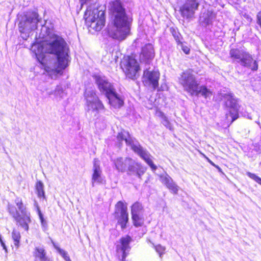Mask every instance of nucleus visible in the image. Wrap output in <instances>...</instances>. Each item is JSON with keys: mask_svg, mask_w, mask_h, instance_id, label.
<instances>
[{"mask_svg": "<svg viewBox=\"0 0 261 261\" xmlns=\"http://www.w3.org/2000/svg\"><path fill=\"white\" fill-rule=\"evenodd\" d=\"M31 50L51 78L61 74L70 62L69 46L62 37L56 34L43 43L33 44Z\"/></svg>", "mask_w": 261, "mask_h": 261, "instance_id": "nucleus-1", "label": "nucleus"}, {"mask_svg": "<svg viewBox=\"0 0 261 261\" xmlns=\"http://www.w3.org/2000/svg\"><path fill=\"white\" fill-rule=\"evenodd\" d=\"M110 10L112 17L107 26L108 34L112 39L122 41L129 35L130 22L119 1L112 3Z\"/></svg>", "mask_w": 261, "mask_h": 261, "instance_id": "nucleus-2", "label": "nucleus"}, {"mask_svg": "<svg viewBox=\"0 0 261 261\" xmlns=\"http://www.w3.org/2000/svg\"><path fill=\"white\" fill-rule=\"evenodd\" d=\"M117 139L119 146L121 144L122 142L124 141L126 144L130 146L133 151L143 159L152 170L156 169V166L154 165L150 158V154L140 145L139 142L132 137L128 132L124 130H121L117 135Z\"/></svg>", "mask_w": 261, "mask_h": 261, "instance_id": "nucleus-3", "label": "nucleus"}, {"mask_svg": "<svg viewBox=\"0 0 261 261\" xmlns=\"http://www.w3.org/2000/svg\"><path fill=\"white\" fill-rule=\"evenodd\" d=\"M229 55L233 63H238L252 71L258 69L257 61L253 59L250 53L243 48H232L229 50Z\"/></svg>", "mask_w": 261, "mask_h": 261, "instance_id": "nucleus-4", "label": "nucleus"}, {"mask_svg": "<svg viewBox=\"0 0 261 261\" xmlns=\"http://www.w3.org/2000/svg\"><path fill=\"white\" fill-rule=\"evenodd\" d=\"M40 21L38 13L34 11L28 12L22 16L18 24L21 37L27 40L31 32L37 29Z\"/></svg>", "mask_w": 261, "mask_h": 261, "instance_id": "nucleus-5", "label": "nucleus"}, {"mask_svg": "<svg viewBox=\"0 0 261 261\" xmlns=\"http://www.w3.org/2000/svg\"><path fill=\"white\" fill-rule=\"evenodd\" d=\"M85 18L87 25L96 31L101 30L105 23V12L97 8L91 10L88 7L85 13Z\"/></svg>", "mask_w": 261, "mask_h": 261, "instance_id": "nucleus-6", "label": "nucleus"}, {"mask_svg": "<svg viewBox=\"0 0 261 261\" xmlns=\"http://www.w3.org/2000/svg\"><path fill=\"white\" fill-rule=\"evenodd\" d=\"M85 95L86 99L87 113L97 116L98 114L104 109L103 104L92 90L86 89Z\"/></svg>", "mask_w": 261, "mask_h": 261, "instance_id": "nucleus-7", "label": "nucleus"}, {"mask_svg": "<svg viewBox=\"0 0 261 261\" xmlns=\"http://www.w3.org/2000/svg\"><path fill=\"white\" fill-rule=\"evenodd\" d=\"M179 83L182 86L184 91L190 95L195 93L196 88L199 85L191 70H186L181 73L179 77Z\"/></svg>", "mask_w": 261, "mask_h": 261, "instance_id": "nucleus-8", "label": "nucleus"}, {"mask_svg": "<svg viewBox=\"0 0 261 261\" xmlns=\"http://www.w3.org/2000/svg\"><path fill=\"white\" fill-rule=\"evenodd\" d=\"M222 96L225 100V105L229 111V113L226 114V119L228 121L232 122L239 117L238 111L240 106L238 99L231 93L224 94Z\"/></svg>", "mask_w": 261, "mask_h": 261, "instance_id": "nucleus-9", "label": "nucleus"}, {"mask_svg": "<svg viewBox=\"0 0 261 261\" xmlns=\"http://www.w3.org/2000/svg\"><path fill=\"white\" fill-rule=\"evenodd\" d=\"M120 65L127 76L130 79L135 77L140 70L138 63L133 56L124 57Z\"/></svg>", "mask_w": 261, "mask_h": 261, "instance_id": "nucleus-10", "label": "nucleus"}, {"mask_svg": "<svg viewBox=\"0 0 261 261\" xmlns=\"http://www.w3.org/2000/svg\"><path fill=\"white\" fill-rule=\"evenodd\" d=\"M127 208L125 204L122 201H119L115 205V217L118 221V223L121 226L122 229L126 227V224L128 221V215Z\"/></svg>", "mask_w": 261, "mask_h": 261, "instance_id": "nucleus-11", "label": "nucleus"}, {"mask_svg": "<svg viewBox=\"0 0 261 261\" xmlns=\"http://www.w3.org/2000/svg\"><path fill=\"white\" fill-rule=\"evenodd\" d=\"M199 5L196 0H187L180 9L182 15L187 18L192 17Z\"/></svg>", "mask_w": 261, "mask_h": 261, "instance_id": "nucleus-12", "label": "nucleus"}, {"mask_svg": "<svg viewBox=\"0 0 261 261\" xmlns=\"http://www.w3.org/2000/svg\"><path fill=\"white\" fill-rule=\"evenodd\" d=\"M132 241V239L130 236H126L121 238L119 241L120 244L117 245V252L118 254H121V260L122 261H124V259L130 249L129 243Z\"/></svg>", "mask_w": 261, "mask_h": 261, "instance_id": "nucleus-13", "label": "nucleus"}, {"mask_svg": "<svg viewBox=\"0 0 261 261\" xmlns=\"http://www.w3.org/2000/svg\"><path fill=\"white\" fill-rule=\"evenodd\" d=\"M92 170L93 174L91 179L92 187H94L95 184H102L105 181V177L102 174V170L100 167L99 162L96 159H94V160Z\"/></svg>", "mask_w": 261, "mask_h": 261, "instance_id": "nucleus-14", "label": "nucleus"}, {"mask_svg": "<svg viewBox=\"0 0 261 261\" xmlns=\"http://www.w3.org/2000/svg\"><path fill=\"white\" fill-rule=\"evenodd\" d=\"M154 57V50L153 45L147 43L142 47L140 54V61L146 64H149Z\"/></svg>", "mask_w": 261, "mask_h": 261, "instance_id": "nucleus-15", "label": "nucleus"}, {"mask_svg": "<svg viewBox=\"0 0 261 261\" xmlns=\"http://www.w3.org/2000/svg\"><path fill=\"white\" fill-rule=\"evenodd\" d=\"M95 79L100 91L106 96L115 91L112 84L107 81L105 77L98 75L95 76Z\"/></svg>", "mask_w": 261, "mask_h": 261, "instance_id": "nucleus-16", "label": "nucleus"}, {"mask_svg": "<svg viewBox=\"0 0 261 261\" xmlns=\"http://www.w3.org/2000/svg\"><path fill=\"white\" fill-rule=\"evenodd\" d=\"M160 77V73L158 70L150 71L148 69L144 70L143 74L144 81L152 85L154 89L158 85V81Z\"/></svg>", "mask_w": 261, "mask_h": 261, "instance_id": "nucleus-17", "label": "nucleus"}, {"mask_svg": "<svg viewBox=\"0 0 261 261\" xmlns=\"http://www.w3.org/2000/svg\"><path fill=\"white\" fill-rule=\"evenodd\" d=\"M128 171L129 175H136L139 178H141L145 173L146 168L132 159L131 163L129 164L128 166Z\"/></svg>", "mask_w": 261, "mask_h": 261, "instance_id": "nucleus-18", "label": "nucleus"}, {"mask_svg": "<svg viewBox=\"0 0 261 261\" xmlns=\"http://www.w3.org/2000/svg\"><path fill=\"white\" fill-rule=\"evenodd\" d=\"M162 182L173 194H177L179 187L174 182L172 178L168 174L161 176Z\"/></svg>", "mask_w": 261, "mask_h": 261, "instance_id": "nucleus-19", "label": "nucleus"}, {"mask_svg": "<svg viewBox=\"0 0 261 261\" xmlns=\"http://www.w3.org/2000/svg\"><path fill=\"white\" fill-rule=\"evenodd\" d=\"M110 106L115 109L119 108L123 105V99L113 91L107 96Z\"/></svg>", "mask_w": 261, "mask_h": 261, "instance_id": "nucleus-20", "label": "nucleus"}, {"mask_svg": "<svg viewBox=\"0 0 261 261\" xmlns=\"http://www.w3.org/2000/svg\"><path fill=\"white\" fill-rule=\"evenodd\" d=\"M35 261H50L43 246L36 247L33 252Z\"/></svg>", "mask_w": 261, "mask_h": 261, "instance_id": "nucleus-21", "label": "nucleus"}, {"mask_svg": "<svg viewBox=\"0 0 261 261\" xmlns=\"http://www.w3.org/2000/svg\"><path fill=\"white\" fill-rule=\"evenodd\" d=\"M132 159L125 158H117L115 161L114 164L116 169L120 172H124L128 167L129 164L131 163Z\"/></svg>", "mask_w": 261, "mask_h": 261, "instance_id": "nucleus-22", "label": "nucleus"}, {"mask_svg": "<svg viewBox=\"0 0 261 261\" xmlns=\"http://www.w3.org/2000/svg\"><path fill=\"white\" fill-rule=\"evenodd\" d=\"M15 219L25 230H29V224L31 222L30 213L22 215L19 214Z\"/></svg>", "mask_w": 261, "mask_h": 261, "instance_id": "nucleus-23", "label": "nucleus"}, {"mask_svg": "<svg viewBox=\"0 0 261 261\" xmlns=\"http://www.w3.org/2000/svg\"><path fill=\"white\" fill-rule=\"evenodd\" d=\"M215 18V15L212 12L207 11L200 17V22L202 25L206 28H210L212 25L213 20Z\"/></svg>", "mask_w": 261, "mask_h": 261, "instance_id": "nucleus-24", "label": "nucleus"}, {"mask_svg": "<svg viewBox=\"0 0 261 261\" xmlns=\"http://www.w3.org/2000/svg\"><path fill=\"white\" fill-rule=\"evenodd\" d=\"M201 95L205 98H210L212 96V92L205 86H201L199 87L198 86L196 88L195 93L192 94L191 95L198 96Z\"/></svg>", "mask_w": 261, "mask_h": 261, "instance_id": "nucleus-25", "label": "nucleus"}, {"mask_svg": "<svg viewBox=\"0 0 261 261\" xmlns=\"http://www.w3.org/2000/svg\"><path fill=\"white\" fill-rule=\"evenodd\" d=\"M47 94L49 95L54 94L57 99H61L66 95V93L61 86H57L54 91H48Z\"/></svg>", "mask_w": 261, "mask_h": 261, "instance_id": "nucleus-26", "label": "nucleus"}, {"mask_svg": "<svg viewBox=\"0 0 261 261\" xmlns=\"http://www.w3.org/2000/svg\"><path fill=\"white\" fill-rule=\"evenodd\" d=\"M15 203L21 215L29 213L27 211L25 206L23 204L21 198L17 197L15 199Z\"/></svg>", "mask_w": 261, "mask_h": 261, "instance_id": "nucleus-27", "label": "nucleus"}, {"mask_svg": "<svg viewBox=\"0 0 261 261\" xmlns=\"http://www.w3.org/2000/svg\"><path fill=\"white\" fill-rule=\"evenodd\" d=\"M134 225L136 227L142 226L144 223V218L140 215H132Z\"/></svg>", "mask_w": 261, "mask_h": 261, "instance_id": "nucleus-28", "label": "nucleus"}, {"mask_svg": "<svg viewBox=\"0 0 261 261\" xmlns=\"http://www.w3.org/2000/svg\"><path fill=\"white\" fill-rule=\"evenodd\" d=\"M36 190L38 197L45 198L44 185L42 181H38L37 182L36 185Z\"/></svg>", "mask_w": 261, "mask_h": 261, "instance_id": "nucleus-29", "label": "nucleus"}, {"mask_svg": "<svg viewBox=\"0 0 261 261\" xmlns=\"http://www.w3.org/2000/svg\"><path fill=\"white\" fill-rule=\"evenodd\" d=\"M143 208L142 205L139 202L135 203L131 208V215H140V213Z\"/></svg>", "mask_w": 261, "mask_h": 261, "instance_id": "nucleus-30", "label": "nucleus"}, {"mask_svg": "<svg viewBox=\"0 0 261 261\" xmlns=\"http://www.w3.org/2000/svg\"><path fill=\"white\" fill-rule=\"evenodd\" d=\"M52 243L55 248L58 251V253L64 258L65 261H71L66 251L60 248L57 245H56V244L53 241Z\"/></svg>", "mask_w": 261, "mask_h": 261, "instance_id": "nucleus-31", "label": "nucleus"}, {"mask_svg": "<svg viewBox=\"0 0 261 261\" xmlns=\"http://www.w3.org/2000/svg\"><path fill=\"white\" fill-rule=\"evenodd\" d=\"M148 242L152 244V247L154 248L155 251L158 253L160 257H161L162 255L164 254L166 249L165 247L161 245L155 246L150 240H148Z\"/></svg>", "mask_w": 261, "mask_h": 261, "instance_id": "nucleus-32", "label": "nucleus"}, {"mask_svg": "<svg viewBox=\"0 0 261 261\" xmlns=\"http://www.w3.org/2000/svg\"><path fill=\"white\" fill-rule=\"evenodd\" d=\"M170 30L177 43L178 44L181 41V40L182 39V37L180 33L174 28H171Z\"/></svg>", "mask_w": 261, "mask_h": 261, "instance_id": "nucleus-33", "label": "nucleus"}, {"mask_svg": "<svg viewBox=\"0 0 261 261\" xmlns=\"http://www.w3.org/2000/svg\"><path fill=\"white\" fill-rule=\"evenodd\" d=\"M8 208L10 214L15 218L19 214V213L15 208L14 206L12 205L8 204Z\"/></svg>", "mask_w": 261, "mask_h": 261, "instance_id": "nucleus-34", "label": "nucleus"}, {"mask_svg": "<svg viewBox=\"0 0 261 261\" xmlns=\"http://www.w3.org/2000/svg\"><path fill=\"white\" fill-rule=\"evenodd\" d=\"M39 219L41 221V226L43 229V231H46L47 229V223L46 220H44L43 218V216L42 214L41 213V211L39 212Z\"/></svg>", "mask_w": 261, "mask_h": 261, "instance_id": "nucleus-35", "label": "nucleus"}, {"mask_svg": "<svg viewBox=\"0 0 261 261\" xmlns=\"http://www.w3.org/2000/svg\"><path fill=\"white\" fill-rule=\"evenodd\" d=\"M247 175L251 179L254 180L255 182L261 185V178L259 176H257L256 174L254 173H251L250 172H247Z\"/></svg>", "mask_w": 261, "mask_h": 261, "instance_id": "nucleus-36", "label": "nucleus"}, {"mask_svg": "<svg viewBox=\"0 0 261 261\" xmlns=\"http://www.w3.org/2000/svg\"><path fill=\"white\" fill-rule=\"evenodd\" d=\"M162 124L167 128L170 130L173 129V127L171 123L168 121L167 118L166 116L163 117V120L162 121Z\"/></svg>", "mask_w": 261, "mask_h": 261, "instance_id": "nucleus-37", "label": "nucleus"}, {"mask_svg": "<svg viewBox=\"0 0 261 261\" xmlns=\"http://www.w3.org/2000/svg\"><path fill=\"white\" fill-rule=\"evenodd\" d=\"M12 238L13 241L20 240L21 236L20 232L15 229H13L12 232Z\"/></svg>", "mask_w": 261, "mask_h": 261, "instance_id": "nucleus-38", "label": "nucleus"}, {"mask_svg": "<svg viewBox=\"0 0 261 261\" xmlns=\"http://www.w3.org/2000/svg\"><path fill=\"white\" fill-rule=\"evenodd\" d=\"M178 45L180 46L182 51L186 54H189L190 52V48L188 46L184 43L182 41L177 44Z\"/></svg>", "mask_w": 261, "mask_h": 261, "instance_id": "nucleus-39", "label": "nucleus"}, {"mask_svg": "<svg viewBox=\"0 0 261 261\" xmlns=\"http://www.w3.org/2000/svg\"><path fill=\"white\" fill-rule=\"evenodd\" d=\"M91 1L92 0H80L81 7H82L84 5H87L89 4V3H90Z\"/></svg>", "mask_w": 261, "mask_h": 261, "instance_id": "nucleus-40", "label": "nucleus"}, {"mask_svg": "<svg viewBox=\"0 0 261 261\" xmlns=\"http://www.w3.org/2000/svg\"><path fill=\"white\" fill-rule=\"evenodd\" d=\"M14 245L16 249H18L20 246V240L14 241Z\"/></svg>", "mask_w": 261, "mask_h": 261, "instance_id": "nucleus-41", "label": "nucleus"}, {"mask_svg": "<svg viewBox=\"0 0 261 261\" xmlns=\"http://www.w3.org/2000/svg\"><path fill=\"white\" fill-rule=\"evenodd\" d=\"M34 205H35V206L36 207V208L37 209L38 215H39V212L41 211L40 210V208H39V206L38 205V203L36 201L34 202Z\"/></svg>", "mask_w": 261, "mask_h": 261, "instance_id": "nucleus-42", "label": "nucleus"}, {"mask_svg": "<svg viewBox=\"0 0 261 261\" xmlns=\"http://www.w3.org/2000/svg\"><path fill=\"white\" fill-rule=\"evenodd\" d=\"M207 160L208 161V162L213 166L215 167L216 168H217V169H220V168L218 166L215 165L212 161H211L210 159H208V158H207Z\"/></svg>", "mask_w": 261, "mask_h": 261, "instance_id": "nucleus-43", "label": "nucleus"}, {"mask_svg": "<svg viewBox=\"0 0 261 261\" xmlns=\"http://www.w3.org/2000/svg\"><path fill=\"white\" fill-rule=\"evenodd\" d=\"M245 17L246 18V19H247V20L249 22H251L252 20V18L250 16H249V15H245Z\"/></svg>", "mask_w": 261, "mask_h": 261, "instance_id": "nucleus-44", "label": "nucleus"}, {"mask_svg": "<svg viewBox=\"0 0 261 261\" xmlns=\"http://www.w3.org/2000/svg\"><path fill=\"white\" fill-rule=\"evenodd\" d=\"M1 244V245L3 247V249L5 250L6 252H7V247H6L5 244L4 243V242H3Z\"/></svg>", "mask_w": 261, "mask_h": 261, "instance_id": "nucleus-45", "label": "nucleus"}]
</instances>
